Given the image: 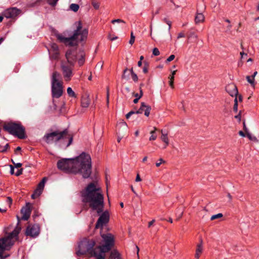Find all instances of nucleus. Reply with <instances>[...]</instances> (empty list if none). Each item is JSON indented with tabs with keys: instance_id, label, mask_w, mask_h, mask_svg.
<instances>
[{
	"instance_id": "64",
	"label": "nucleus",
	"mask_w": 259,
	"mask_h": 259,
	"mask_svg": "<svg viewBox=\"0 0 259 259\" xmlns=\"http://www.w3.org/2000/svg\"><path fill=\"white\" fill-rule=\"evenodd\" d=\"M119 124H121V126H127L126 122L124 121H122V122H120Z\"/></svg>"
},
{
	"instance_id": "58",
	"label": "nucleus",
	"mask_w": 259,
	"mask_h": 259,
	"mask_svg": "<svg viewBox=\"0 0 259 259\" xmlns=\"http://www.w3.org/2000/svg\"><path fill=\"white\" fill-rule=\"evenodd\" d=\"M155 222V220H152L151 221H150L148 224V227H150L152 225H153Z\"/></svg>"
},
{
	"instance_id": "49",
	"label": "nucleus",
	"mask_w": 259,
	"mask_h": 259,
	"mask_svg": "<svg viewBox=\"0 0 259 259\" xmlns=\"http://www.w3.org/2000/svg\"><path fill=\"white\" fill-rule=\"evenodd\" d=\"M22 171H23V168H20L17 170L16 173L15 174V175L16 176H19L22 174Z\"/></svg>"
},
{
	"instance_id": "17",
	"label": "nucleus",
	"mask_w": 259,
	"mask_h": 259,
	"mask_svg": "<svg viewBox=\"0 0 259 259\" xmlns=\"http://www.w3.org/2000/svg\"><path fill=\"white\" fill-rule=\"evenodd\" d=\"M202 239H200V243L197 245V248L196 250V253L195 256L196 258H199L200 254L202 252Z\"/></svg>"
},
{
	"instance_id": "54",
	"label": "nucleus",
	"mask_w": 259,
	"mask_h": 259,
	"mask_svg": "<svg viewBox=\"0 0 259 259\" xmlns=\"http://www.w3.org/2000/svg\"><path fill=\"white\" fill-rule=\"evenodd\" d=\"M157 136L155 135H152L151 136V137L149 138V140H155L156 139Z\"/></svg>"
},
{
	"instance_id": "12",
	"label": "nucleus",
	"mask_w": 259,
	"mask_h": 259,
	"mask_svg": "<svg viewBox=\"0 0 259 259\" xmlns=\"http://www.w3.org/2000/svg\"><path fill=\"white\" fill-rule=\"evenodd\" d=\"M21 13V10L15 7L10 8L6 10L3 15L7 18H16Z\"/></svg>"
},
{
	"instance_id": "59",
	"label": "nucleus",
	"mask_w": 259,
	"mask_h": 259,
	"mask_svg": "<svg viewBox=\"0 0 259 259\" xmlns=\"http://www.w3.org/2000/svg\"><path fill=\"white\" fill-rule=\"evenodd\" d=\"M240 113L241 112L240 111L239 113L236 115L235 116V118H237V119H238L239 121H240L241 120V114H240Z\"/></svg>"
},
{
	"instance_id": "38",
	"label": "nucleus",
	"mask_w": 259,
	"mask_h": 259,
	"mask_svg": "<svg viewBox=\"0 0 259 259\" xmlns=\"http://www.w3.org/2000/svg\"><path fill=\"white\" fill-rule=\"evenodd\" d=\"M115 22H117V23H122L123 24L125 23V22L123 20H121V19H120L112 20V21H111V23L112 24H114Z\"/></svg>"
},
{
	"instance_id": "46",
	"label": "nucleus",
	"mask_w": 259,
	"mask_h": 259,
	"mask_svg": "<svg viewBox=\"0 0 259 259\" xmlns=\"http://www.w3.org/2000/svg\"><path fill=\"white\" fill-rule=\"evenodd\" d=\"M136 114V112L135 111H131L130 112H129L126 115V118L127 119H128L130 118V117L133 115V114Z\"/></svg>"
},
{
	"instance_id": "42",
	"label": "nucleus",
	"mask_w": 259,
	"mask_h": 259,
	"mask_svg": "<svg viewBox=\"0 0 259 259\" xmlns=\"http://www.w3.org/2000/svg\"><path fill=\"white\" fill-rule=\"evenodd\" d=\"M164 22L166 23L168 25V30L169 31L171 28V23L170 21L168 20L167 19L165 18L163 20Z\"/></svg>"
},
{
	"instance_id": "33",
	"label": "nucleus",
	"mask_w": 259,
	"mask_h": 259,
	"mask_svg": "<svg viewBox=\"0 0 259 259\" xmlns=\"http://www.w3.org/2000/svg\"><path fill=\"white\" fill-rule=\"evenodd\" d=\"M92 4L95 9H98L99 8V3L96 0H92Z\"/></svg>"
},
{
	"instance_id": "23",
	"label": "nucleus",
	"mask_w": 259,
	"mask_h": 259,
	"mask_svg": "<svg viewBox=\"0 0 259 259\" xmlns=\"http://www.w3.org/2000/svg\"><path fill=\"white\" fill-rule=\"evenodd\" d=\"M204 17L202 13H198L195 17V21L196 23H198L202 22L204 20Z\"/></svg>"
},
{
	"instance_id": "50",
	"label": "nucleus",
	"mask_w": 259,
	"mask_h": 259,
	"mask_svg": "<svg viewBox=\"0 0 259 259\" xmlns=\"http://www.w3.org/2000/svg\"><path fill=\"white\" fill-rule=\"evenodd\" d=\"M197 37V35L195 34L194 32H191L190 33L189 35L188 36L189 38H191V37L196 38Z\"/></svg>"
},
{
	"instance_id": "45",
	"label": "nucleus",
	"mask_w": 259,
	"mask_h": 259,
	"mask_svg": "<svg viewBox=\"0 0 259 259\" xmlns=\"http://www.w3.org/2000/svg\"><path fill=\"white\" fill-rule=\"evenodd\" d=\"M148 71V65L146 63L144 64V66L143 68V71L145 73H147Z\"/></svg>"
},
{
	"instance_id": "35",
	"label": "nucleus",
	"mask_w": 259,
	"mask_h": 259,
	"mask_svg": "<svg viewBox=\"0 0 259 259\" xmlns=\"http://www.w3.org/2000/svg\"><path fill=\"white\" fill-rule=\"evenodd\" d=\"M233 110L236 112L238 110V102H237V97L235 98V100H234V107H233Z\"/></svg>"
},
{
	"instance_id": "8",
	"label": "nucleus",
	"mask_w": 259,
	"mask_h": 259,
	"mask_svg": "<svg viewBox=\"0 0 259 259\" xmlns=\"http://www.w3.org/2000/svg\"><path fill=\"white\" fill-rule=\"evenodd\" d=\"M3 128L10 134L20 139H24L26 138L25 128L20 123L13 122L5 123L3 125Z\"/></svg>"
},
{
	"instance_id": "9",
	"label": "nucleus",
	"mask_w": 259,
	"mask_h": 259,
	"mask_svg": "<svg viewBox=\"0 0 259 259\" xmlns=\"http://www.w3.org/2000/svg\"><path fill=\"white\" fill-rule=\"evenodd\" d=\"M61 74L57 72H53L51 80L52 96L53 98H59L63 94V81L61 80Z\"/></svg>"
},
{
	"instance_id": "31",
	"label": "nucleus",
	"mask_w": 259,
	"mask_h": 259,
	"mask_svg": "<svg viewBox=\"0 0 259 259\" xmlns=\"http://www.w3.org/2000/svg\"><path fill=\"white\" fill-rule=\"evenodd\" d=\"M84 54L81 53L80 54V58L78 59V62L80 66L82 65L84 63Z\"/></svg>"
},
{
	"instance_id": "44",
	"label": "nucleus",
	"mask_w": 259,
	"mask_h": 259,
	"mask_svg": "<svg viewBox=\"0 0 259 259\" xmlns=\"http://www.w3.org/2000/svg\"><path fill=\"white\" fill-rule=\"evenodd\" d=\"M175 58V56L174 55H171L166 60V62H169L172 61Z\"/></svg>"
},
{
	"instance_id": "19",
	"label": "nucleus",
	"mask_w": 259,
	"mask_h": 259,
	"mask_svg": "<svg viewBox=\"0 0 259 259\" xmlns=\"http://www.w3.org/2000/svg\"><path fill=\"white\" fill-rule=\"evenodd\" d=\"M47 179L46 177H44L42 180L41 181V182L38 184L37 188L36 189V190L38 191V192H40V194H41L42 190L45 187V184L47 181Z\"/></svg>"
},
{
	"instance_id": "60",
	"label": "nucleus",
	"mask_w": 259,
	"mask_h": 259,
	"mask_svg": "<svg viewBox=\"0 0 259 259\" xmlns=\"http://www.w3.org/2000/svg\"><path fill=\"white\" fill-rule=\"evenodd\" d=\"M169 85L171 87V88H174V80H169Z\"/></svg>"
},
{
	"instance_id": "36",
	"label": "nucleus",
	"mask_w": 259,
	"mask_h": 259,
	"mask_svg": "<svg viewBox=\"0 0 259 259\" xmlns=\"http://www.w3.org/2000/svg\"><path fill=\"white\" fill-rule=\"evenodd\" d=\"M135 40V37L134 35L133 32H132L131 33V39H130V40L129 41V43L131 45H132L134 43Z\"/></svg>"
},
{
	"instance_id": "15",
	"label": "nucleus",
	"mask_w": 259,
	"mask_h": 259,
	"mask_svg": "<svg viewBox=\"0 0 259 259\" xmlns=\"http://www.w3.org/2000/svg\"><path fill=\"white\" fill-rule=\"evenodd\" d=\"M226 91L229 93V94L232 96H235L236 97L238 92L236 86L233 84H229L226 87Z\"/></svg>"
},
{
	"instance_id": "27",
	"label": "nucleus",
	"mask_w": 259,
	"mask_h": 259,
	"mask_svg": "<svg viewBox=\"0 0 259 259\" xmlns=\"http://www.w3.org/2000/svg\"><path fill=\"white\" fill-rule=\"evenodd\" d=\"M67 92L70 97H75V94L70 87L67 88Z\"/></svg>"
},
{
	"instance_id": "37",
	"label": "nucleus",
	"mask_w": 259,
	"mask_h": 259,
	"mask_svg": "<svg viewBox=\"0 0 259 259\" xmlns=\"http://www.w3.org/2000/svg\"><path fill=\"white\" fill-rule=\"evenodd\" d=\"M58 0H48V3L52 6L55 7Z\"/></svg>"
},
{
	"instance_id": "56",
	"label": "nucleus",
	"mask_w": 259,
	"mask_h": 259,
	"mask_svg": "<svg viewBox=\"0 0 259 259\" xmlns=\"http://www.w3.org/2000/svg\"><path fill=\"white\" fill-rule=\"evenodd\" d=\"M141 181V178H140V177L139 174H138L137 175V177H136V182H140V181Z\"/></svg>"
},
{
	"instance_id": "24",
	"label": "nucleus",
	"mask_w": 259,
	"mask_h": 259,
	"mask_svg": "<svg viewBox=\"0 0 259 259\" xmlns=\"http://www.w3.org/2000/svg\"><path fill=\"white\" fill-rule=\"evenodd\" d=\"M147 105L144 102H142L141 104V107L139 109V110L135 111L136 114H141L143 111L144 110V109L146 108Z\"/></svg>"
},
{
	"instance_id": "25",
	"label": "nucleus",
	"mask_w": 259,
	"mask_h": 259,
	"mask_svg": "<svg viewBox=\"0 0 259 259\" xmlns=\"http://www.w3.org/2000/svg\"><path fill=\"white\" fill-rule=\"evenodd\" d=\"M79 5L76 4H72L70 5V9L74 12H77L79 9Z\"/></svg>"
},
{
	"instance_id": "29",
	"label": "nucleus",
	"mask_w": 259,
	"mask_h": 259,
	"mask_svg": "<svg viewBox=\"0 0 259 259\" xmlns=\"http://www.w3.org/2000/svg\"><path fill=\"white\" fill-rule=\"evenodd\" d=\"M223 214L221 213H218L217 214H214V215H213L210 218V220L211 221L212 220H215V219H220L222 217H223Z\"/></svg>"
},
{
	"instance_id": "13",
	"label": "nucleus",
	"mask_w": 259,
	"mask_h": 259,
	"mask_svg": "<svg viewBox=\"0 0 259 259\" xmlns=\"http://www.w3.org/2000/svg\"><path fill=\"white\" fill-rule=\"evenodd\" d=\"M67 61H66L68 64L71 66L74 65V63L77 60L76 57V49H69L68 50L65 54Z\"/></svg>"
},
{
	"instance_id": "63",
	"label": "nucleus",
	"mask_w": 259,
	"mask_h": 259,
	"mask_svg": "<svg viewBox=\"0 0 259 259\" xmlns=\"http://www.w3.org/2000/svg\"><path fill=\"white\" fill-rule=\"evenodd\" d=\"M21 150V148L20 147H17L15 151V153H16L17 152L20 151Z\"/></svg>"
},
{
	"instance_id": "32",
	"label": "nucleus",
	"mask_w": 259,
	"mask_h": 259,
	"mask_svg": "<svg viewBox=\"0 0 259 259\" xmlns=\"http://www.w3.org/2000/svg\"><path fill=\"white\" fill-rule=\"evenodd\" d=\"M145 108L146 109H144V111H145L144 114L145 116H148L150 114V112L151 109V108L150 106L147 105Z\"/></svg>"
},
{
	"instance_id": "43",
	"label": "nucleus",
	"mask_w": 259,
	"mask_h": 259,
	"mask_svg": "<svg viewBox=\"0 0 259 259\" xmlns=\"http://www.w3.org/2000/svg\"><path fill=\"white\" fill-rule=\"evenodd\" d=\"M247 137L251 140H256V138L255 137H252L248 132L246 133Z\"/></svg>"
},
{
	"instance_id": "61",
	"label": "nucleus",
	"mask_w": 259,
	"mask_h": 259,
	"mask_svg": "<svg viewBox=\"0 0 259 259\" xmlns=\"http://www.w3.org/2000/svg\"><path fill=\"white\" fill-rule=\"evenodd\" d=\"M239 134L240 136H241L242 137H245V136H246L245 134L241 131L239 132Z\"/></svg>"
},
{
	"instance_id": "20",
	"label": "nucleus",
	"mask_w": 259,
	"mask_h": 259,
	"mask_svg": "<svg viewBox=\"0 0 259 259\" xmlns=\"http://www.w3.org/2000/svg\"><path fill=\"white\" fill-rule=\"evenodd\" d=\"M161 140L166 144V145L164 146V148H165L166 146L169 144L168 139L167 137V133H163V130L161 131Z\"/></svg>"
},
{
	"instance_id": "48",
	"label": "nucleus",
	"mask_w": 259,
	"mask_h": 259,
	"mask_svg": "<svg viewBox=\"0 0 259 259\" xmlns=\"http://www.w3.org/2000/svg\"><path fill=\"white\" fill-rule=\"evenodd\" d=\"M159 161L160 162L156 163V166L157 167H159L162 163H165V161L164 160H163L162 158H160L159 160Z\"/></svg>"
},
{
	"instance_id": "1",
	"label": "nucleus",
	"mask_w": 259,
	"mask_h": 259,
	"mask_svg": "<svg viewBox=\"0 0 259 259\" xmlns=\"http://www.w3.org/2000/svg\"><path fill=\"white\" fill-rule=\"evenodd\" d=\"M83 201L88 203L91 208V213L93 217L100 215L95 226V229L100 228V231L106 230L104 227L109 220V214L107 211H103L104 206V197L101 194V188L97 187L94 183L89 184L85 189L81 192Z\"/></svg>"
},
{
	"instance_id": "22",
	"label": "nucleus",
	"mask_w": 259,
	"mask_h": 259,
	"mask_svg": "<svg viewBox=\"0 0 259 259\" xmlns=\"http://www.w3.org/2000/svg\"><path fill=\"white\" fill-rule=\"evenodd\" d=\"M143 93L142 90L140 88V95H139L138 93L134 94V96L136 97V99H135L133 101V102L135 104H136L138 102L139 99L143 96Z\"/></svg>"
},
{
	"instance_id": "40",
	"label": "nucleus",
	"mask_w": 259,
	"mask_h": 259,
	"mask_svg": "<svg viewBox=\"0 0 259 259\" xmlns=\"http://www.w3.org/2000/svg\"><path fill=\"white\" fill-rule=\"evenodd\" d=\"M131 75H132V78L133 80L135 82L138 81V76L137 75V74L135 73H133V74H131Z\"/></svg>"
},
{
	"instance_id": "6",
	"label": "nucleus",
	"mask_w": 259,
	"mask_h": 259,
	"mask_svg": "<svg viewBox=\"0 0 259 259\" xmlns=\"http://www.w3.org/2000/svg\"><path fill=\"white\" fill-rule=\"evenodd\" d=\"M96 244L95 240L89 238L83 239L78 245V250L76 251L78 256L89 254L92 256H94L98 259L99 252H96V247H94Z\"/></svg>"
},
{
	"instance_id": "4",
	"label": "nucleus",
	"mask_w": 259,
	"mask_h": 259,
	"mask_svg": "<svg viewBox=\"0 0 259 259\" xmlns=\"http://www.w3.org/2000/svg\"><path fill=\"white\" fill-rule=\"evenodd\" d=\"M17 219L18 223L15 229L7 236L0 239V258L1 259H5L9 256V254L6 253L5 251L10 250L15 242L18 239V236L21 228L19 226L20 219L18 217Z\"/></svg>"
},
{
	"instance_id": "7",
	"label": "nucleus",
	"mask_w": 259,
	"mask_h": 259,
	"mask_svg": "<svg viewBox=\"0 0 259 259\" xmlns=\"http://www.w3.org/2000/svg\"><path fill=\"white\" fill-rule=\"evenodd\" d=\"M67 137L69 139L67 147L69 146L72 142L73 136L68 134V130H64L63 131H55L51 133L46 134L42 138L43 140L48 144H52L55 143H56L61 139Z\"/></svg>"
},
{
	"instance_id": "10",
	"label": "nucleus",
	"mask_w": 259,
	"mask_h": 259,
	"mask_svg": "<svg viewBox=\"0 0 259 259\" xmlns=\"http://www.w3.org/2000/svg\"><path fill=\"white\" fill-rule=\"evenodd\" d=\"M74 66L68 64L66 61H62L61 68L64 79L66 81H69L73 76L72 69Z\"/></svg>"
},
{
	"instance_id": "34",
	"label": "nucleus",
	"mask_w": 259,
	"mask_h": 259,
	"mask_svg": "<svg viewBox=\"0 0 259 259\" xmlns=\"http://www.w3.org/2000/svg\"><path fill=\"white\" fill-rule=\"evenodd\" d=\"M41 194L40 192H38L36 190L34 191V193L31 195V198L32 199H35L37 197H38Z\"/></svg>"
},
{
	"instance_id": "47",
	"label": "nucleus",
	"mask_w": 259,
	"mask_h": 259,
	"mask_svg": "<svg viewBox=\"0 0 259 259\" xmlns=\"http://www.w3.org/2000/svg\"><path fill=\"white\" fill-rule=\"evenodd\" d=\"M12 162L13 164H14L15 167H16V168H20L22 166L21 163H16L12 159Z\"/></svg>"
},
{
	"instance_id": "41",
	"label": "nucleus",
	"mask_w": 259,
	"mask_h": 259,
	"mask_svg": "<svg viewBox=\"0 0 259 259\" xmlns=\"http://www.w3.org/2000/svg\"><path fill=\"white\" fill-rule=\"evenodd\" d=\"M9 147H10L9 144H7L2 150H0V152H2V153L5 152L7 151V150L8 148H9Z\"/></svg>"
},
{
	"instance_id": "28",
	"label": "nucleus",
	"mask_w": 259,
	"mask_h": 259,
	"mask_svg": "<svg viewBox=\"0 0 259 259\" xmlns=\"http://www.w3.org/2000/svg\"><path fill=\"white\" fill-rule=\"evenodd\" d=\"M247 81L250 83L252 86H254V79L250 76H247L246 77Z\"/></svg>"
},
{
	"instance_id": "3",
	"label": "nucleus",
	"mask_w": 259,
	"mask_h": 259,
	"mask_svg": "<svg viewBox=\"0 0 259 259\" xmlns=\"http://www.w3.org/2000/svg\"><path fill=\"white\" fill-rule=\"evenodd\" d=\"M76 28L74 30L73 34L70 37H65L62 34L56 33L55 36L60 42L66 46L70 47H77L79 41L85 40L88 36V30L87 28L82 29V24L80 21L76 23Z\"/></svg>"
},
{
	"instance_id": "11",
	"label": "nucleus",
	"mask_w": 259,
	"mask_h": 259,
	"mask_svg": "<svg viewBox=\"0 0 259 259\" xmlns=\"http://www.w3.org/2000/svg\"><path fill=\"white\" fill-rule=\"evenodd\" d=\"M40 233V228L38 224L28 225L25 231V235L27 236L35 238L37 237Z\"/></svg>"
},
{
	"instance_id": "53",
	"label": "nucleus",
	"mask_w": 259,
	"mask_h": 259,
	"mask_svg": "<svg viewBox=\"0 0 259 259\" xmlns=\"http://www.w3.org/2000/svg\"><path fill=\"white\" fill-rule=\"evenodd\" d=\"M243 130H244V131H245V133L248 132V129L247 128V127L246 126L245 121H243Z\"/></svg>"
},
{
	"instance_id": "2",
	"label": "nucleus",
	"mask_w": 259,
	"mask_h": 259,
	"mask_svg": "<svg viewBox=\"0 0 259 259\" xmlns=\"http://www.w3.org/2000/svg\"><path fill=\"white\" fill-rule=\"evenodd\" d=\"M57 166L66 172L80 174L83 178L87 179L92 172L91 158L90 155L83 152L75 159L64 158L59 160Z\"/></svg>"
},
{
	"instance_id": "51",
	"label": "nucleus",
	"mask_w": 259,
	"mask_h": 259,
	"mask_svg": "<svg viewBox=\"0 0 259 259\" xmlns=\"http://www.w3.org/2000/svg\"><path fill=\"white\" fill-rule=\"evenodd\" d=\"M7 202L9 203V206L10 207V206L12 203V199L10 197H8L7 198Z\"/></svg>"
},
{
	"instance_id": "18",
	"label": "nucleus",
	"mask_w": 259,
	"mask_h": 259,
	"mask_svg": "<svg viewBox=\"0 0 259 259\" xmlns=\"http://www.w3.org/2000/svg\"><path fill=\"white\" fill-rule=\"evenodd\" d=\"M108 259H121L120 255L116 250L114 249L111 251Z\"/></svg>"
},
{
	"instance_id": "57",
	"label": "nucleus",
	"mask_w": 259,
	"mask_h": 259,
	"mask_svg": "<svg viewBox=\"0 0 259 259\" xmlns=\"http://www.w3.org/2000/svg\"><path fill=\"white\" fill-rule=\"evenodd\" d=\"M185 37V34L181 32L178 34V38L179 39V38H180L181 37Z\"/></svg>"
},
{
	"instance_id": "62",
	"label": "nucleus",
	"mask_w": 259,
	"mask_h": 259,
	"mask_svg": "<svg viewBox=\"0 0 259 259\" xmlns=\"http://www.w3.org/2000/svg\"><path fill=\"white\" fill-rule=\"evenodd\" d=\"M240 55L241 56V59H242L244 57V56H247V54L243 52H240Z\"/></svg>"
},
{
	"instance_id": "39",
	"label": "nucleus",
	"mask_w": 259,
	"mask_h": 259,
	"mask_svg": "<svg viewBox=\"0 0 259 259\" xmlns=\"http://www.w3.org/2000/svg\"><path fill=\"white\" fill-rule=\"evenodd\" d=\"M153 54L154 56H158L160 54V52L157 48H155L153 49Z\"/></svg>"
},
{
	"instance_id": "55",
	"label": "nucleus",
	"mask_w": 259,
	"mask_h": 259,
	"mask_svg": "<svg viewBox=\"0 0 259 259\" xmlns=\"http://www.w3.org/2000/svg\"><path fill=\"white\" fill-rule=\"evenodd\" d=\"M10 167H11L10 173L11 175H14V167L12 165H10Z\"/></svg>"
},
{
	"instance_id": "52",
	"label": "nucleus",
	"mask_w": 259,
	"mask_h": 259,
	"mask_svg": "<svg viewBox=\"0 0 259 259\" xmlns=\"http://www.w3.org/2000/svg\"><path fill=\"white\" fill-rule=\"evenodd\" d=\"M117 38H118V37H117V36L111 37V34H109V35H108V38H109L110 40H111V41H113V40H115V39H117Z\"/></svg>"
},
{
	"instance_id": "14",
	"label": "nucleus",
	"mask_w": 259,
	"mask_h": 259,
	"mask_svg": "<svg viewBox=\"0 0 259 259\" xmlns=\"http://www.w3.org/2000/svg\"><path fill=\"white\" fill-rule=\"evenodd\" d=\"M30 203H27L25 207H23L21 210L22 214L21 219L27 221L30 217L31 214V209L30 208Z\"/></svg>"
},
{
	"instance_id": "5",
	"label": "nucleus",
	"mask_w": 259,
	"mask_h": 259,
	"mask_svg": "<svg viewBox=\"0 0 259 259\" xmlns=\"http://www.w3.org/2000/svg\"><path fill=\"white\" fill-rule=\"evenodd\" d=\"M100 231L101 239L97 240L99 245L96 247V252H99L98 259H105V253L111 250L114 246L113 236L110 233H103Z\"/></svg>"
},
{
	"instance_id": "26",
	"label": "nucleus",
	"mask_w": 259,
	"mask_h": 259,
	"mask_svg": "<svg viewBox=\"0 0 259 259\" xmlns=\"http://www.w3.org/2000/svg\"><path fill=\"white\" fill-rule=\"evenodd\" d=\"M128 69L127 68H126L124 70H123V74L121 76L122 78V79H124L125 80H128L129 79V74H127L126 73L128 71Z\"/></svg>"
},
{
	"instance_id": "21",
	"label": "nucleus",
	"mask_w": 259,
	"mask_h": 259,
	"mask_svg": "<svg viewBox=\"0 0 259 259\" xmlns=\"http://www.w3.org/2000/svg\"><path fill=\"white\" fill-rule=\"evenodd\" d=\"M50 57L51 59L58 60L59 58L60 52L58 51H49Z\"/></svg>"
},
{
	"instance_id": "16",
	"label": "nucleus",
	"mask_w": 259,
	"mask_h": 259,
	"mask_svg": "<svg viewBox=\"0 0 259 259\" xmlns=\"http://www.w3.org/2000/svg\"><path fill=\"white\" fill-rule=\"evenodd\" d=\"M90 103V99L89 96L85 95L82 97L81 100V106L83 108H87L89 106Z\"/></svg>"
},
{
	"instance_id": "30",
	"label": "nucleus",
	"mask_w": 259,
	"mask_h": 259,
	"mask_svg": "<svg viewBox=\"0 0 259 259\" xmlns=\"http://www.w3.org/2000/svg\"><path fill=\"white\" fill-rule=\"evenodd\" d=\"M59 51L58 45L54 43L52 44L51 45V50L49 51H55H55Z\"/></svg>"
}]
</instances>
